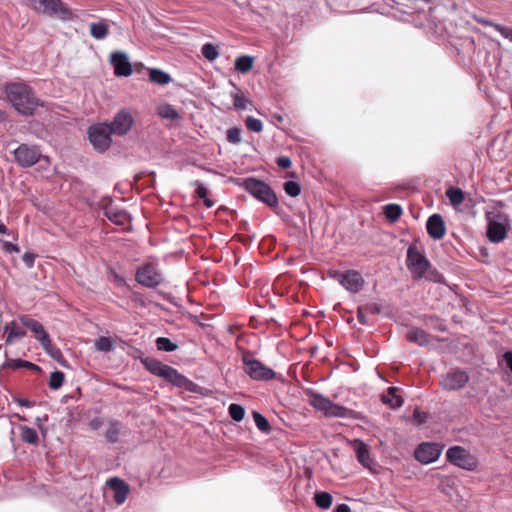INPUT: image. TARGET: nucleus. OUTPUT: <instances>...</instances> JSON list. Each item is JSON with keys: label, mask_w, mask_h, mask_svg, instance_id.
I'll return each instance as SVG.
<instances>
[{"label": "nucleus", "mask_w": 512, "mask_h": 512, "mask_svg": "<svg viewBox=\"0 0 512 512\" xmlns=\"http://www.w3.org/2000/svg\"><path fill=\"white\" fill-rule=\"evenodd\" d=\"M6 97L15 110L22 115H32L40 105L31 88L20 82L8 83L5 86Z\"/></svg>", "instance_id": "nucleus-1"}, {"label": "nucleus", "mask_w": 512, "mask_h": 512, "mask_svg": "<svg viewBox=\"0 0 512 512\" xmlns=\"http://www.w3.org/2000/svg\"><path fill=\"white\" fill-rule=\"evenodd\" d=\"M487 238L492 243H500L506 237L510 229L509 216L503 211V204L497 202L490 206L486 213Z\"/></svg>", "instance_id": "nucleus-2"}, {"label": "nucleus", "mask_w": 512, "mask_h": 512, "mask_svg": "<svg viewBox=\"0 0 512 512\" xmlns=\"http://www.w3.org/2000/svg\"><path fill=\"white\" fill-rule=\"evenodd\" d=\"M310 404L318 411L322 412L326 417L349 418L353 411L333 403L328 398L319 393H312L310 396Z\"/></svg>", "instance_id": "nucleus-3"}, {"label": "nucleus", "mask_w": 512, "mask_h": 512, "mask_svg": "<svg viewBox=\"0 0 512 512\" xmlns=\"http://www.w3.org/2000/svg\"><path fill=\"white\" fill-rule=\"evenodd\" d=\"M446 459L450 464L466 471H475L478 467L477 457L462 446L449 447Z\"/></svg>", "instance_id": "nucleus-4"}, {"label": "nucleus", "mask_w": 512, "mask_h": 512, "mask_svg": "<svg viewBox=\"0 0 512 512\" xmlns=\"http://www.w3.org/2000/svg\"><path fill=\"white\" fill-rule=\"evenodd\" d=\"M244 186L252 196L267 204L269 207H276L278 205L276 194L265 182L255 178H248L245 180Z\"/></svg>", "instance_id": "nucleus-5"}, {"label": "nucleus", "mask_w": 512, "mask_h": 512, "mask_svg": "<svg viewBox=\"0 0 512 512\" xmlns=\"http://www.w3.org/2000/svg\"><path fill=\"white\" fill-rule=\"evenodd\" d=\"M328 275L351 293H358L365 284L364 278L355 270H348L346 272L331 270Z\"/></svg>", "instance_id": "nucleus-6"}, {"label": "nucleus", "mask_w": 512, "mask_h": 512, "mask_svg": "<svg viewBox=\"0 0 512 512\" xmlns=\"http://www.w3.org/2000/svg\"><path fill=\"white\" fill-rule=\"evenodd\" d=\"M88 135L92 146L98 152H105L111 145L112 132L106 122L92 125Z\"/></svg>", "instance_id": "nucleus-7"}, {"label": "nucleus", "mask_w": 512, "mask_h": 512, "mask_svg": "<svg viewBox=\"0 0 512 512\" xmlns=\"http://www.w3.org/2000/svg\"><path fill=\"white\" fill-rule=\"evenodd\" d=\"M136 281L147 288H155L162 284L163 275L157 265L146 263L140 266L136 271Z\"/></svg>", "instance_id": "nucleus-8"}, {"label": "nucleus", "mask_w": 512, "mask_h": 512, "mask_svg": "<svg viewBox=\"0 0 512 512\" xmlns=\"http://www.w3.org/2000/svg\"><path fill=\"white\" fill-rule=\"evenodd\" d=\"M243 363L245 365V373L253 380L268 381L276 377V373L259 360L245 355Z\"/></svg>", "instance_id": "nucleus-9"}, {"label": "nucleus", "mask_w": 512, "mask_h": 512, "mask_svg": "<svg viewBox=\"0 0 512 512\" xmlns=\"http://www.w3.org/2000/svg\"><path fill=\"white\" fill-rule=\"evenodd\" d=\"M406 264L413 277L417 279L422 278L430 266L427 258L415 246L408 248Z\"/></svg>", "instance_id": "nucleus-10"}, {"label": "nucleus", "mask_w": 512, "mask_h": 512, "mask_svg": "<svg viewBox=\"0 0 512 512\" xmlns=\"http://www.w3.org/2000/svg\"><path fill=\"white\" fill-rule=\"evenodd\" d=\"M133 124L134 118L132 114L128 110L122 109L116 113L113 120L108 123V127L113 135L124 136L131 130Z\"/></svg>", "instance_id": "nucleus-11"}, {"label": "nucleus", "mask_w": 512, "mask_h": 512, "mask_svg": "<svg viewBox=\"0 0 512 512\" xmlns=\"http://www.w3.org/2000/svg\"><path fill=\"white\" fill-rule=\"evenodd\" d=\"M469 380L467 372L461 369H451L441 379L440 384L444 390L455 391L466 385Z\"/></svg>", "instance_id": "nucleus-12"}, {"label": "nucleus", "mask_w": 512, "mask_h": 512, "mask_svg": "<svg viewBox=\"0 0 512 512\" xmlns=\"http://www.w3.org/2000/svg\"><path fill=\"white\" fill-rule=\"evenodd\" d=\"M14 157L16 162L21 167L26 168L33 166L39 161L41 152L35 146L21 144L17 149L14 150Z\"/></svg>", "instance_id": "nucleus-13"}, {"label": "nucleus", "mask_w": 512, "mask_h": 512, "mask_svg": "<svg viewBox=\"0 0 512 512\" xmlns=\"http://www.w3.org/2000/svg\"><path fill=\"white\" fill-rule=\"evenodd\" d=\"M443 446L438 443H422L415 450V458L422 464L435 462L441 455Z\"/></svg>", "instance_id": "nucleus-14"}, {"label": "nucleus", "mask_w": 512, "mask_h": 512, "mask_svg": "<svg viewBox=\"0 0 512 512\" xmlns=\"http://www.w3.org/2000/svg\"><path fill=\"white\" fill-rule=\"evenodd\" d=\"M19 321L22 326L30 330L35 339L39 341L41 345L43 343L48 344V339L50 338L49 334L45 331L43 325L39 321L27 315L20 316Z\"/></svg>", "instance_id": "nucleus-15"}, {"label": "nucleus", "mask_w": 512, "mask_h": 512, "mask_svg": "<svg viewBox=\"0 0 512 512\" xmlns=\"http://www.w3.org/2000/svg\"><path fill=\"white\" fill-rule=\"evenodd\" d=\"M110 62L114 67L115 75L128 77L132 74V67L128 55L124 52H113L110 55Z\"/></svg>", "instance_id": "nucleus-16"}, {"label": "nucleus", "mask_w": 512, "mask_h": 512, "mask_svg": "<svg viewBox=\"0 0 512 512\" xmlns=\"http://www.w3.org/2000/svg\"><path fill=\"white\" fill-rule=\"evenodd\" d=\"M427 232L435 240L442 239L446 229L442 217L439 214L431 215L426 223Z\"/></svg>", "instance_id": "nucleus-17"}, {"label": "nucleus", "mask_w": 512, "mask_h": 512, "mask_svg": "<svg viewBox=\"0 0 512 512\" xmlns=\"http://www.w3.org/2000/svg\"><path fill=\"white\" fill-rule=\"evenodd\" d=\"M107 485L114 490V500L117 504H123L128 496L129 487L128 485L121 479L115 477L111 478L107 481Z\"/></svg>", "instance_id": "nucleus-18"}, {"label": "nucleus", "mask_w": 512, "mask_h": 512, "mask_svg": "<svg viewBox=\"0 0 512 512\" xmlns=\"http://www.w3.org/2000/svg\"><path fill=\"white\" fill-rule=\"evenodd\" d=\"M35 10L47 15L58 14L61 10V0H32Z\"/></svg>", "instance_id": "nucleus-19"}, {"label": "nucleus", "mask_w": 512, "mask_h": 512, "mask_svg": "<svg viewBox=\"0 0 512 512\" xmlns=\"http://www.w3.org/2000/svg\"><path fill=\"white\" fill-rule=\"evenodd\" d=\"M3 331L5 334H7V338L5 341L7 345H11L15 341L26 336V332L19 326L18 322L15 320L7 323L4 326Z\"/></svg>", "instance_id": "nucleus-20"}, {"label": "nucleus", "mask_w": 512, "mask_h": 512, "mask_svg": "<svg viewBox=\"0 0 512 512\" xmlns=\"http://www.w3.org/2000/svg\"><path fill=\"white\" fill-rule=\"evenodd\" d=\"M160 377L177 387H185L188 382L185 376L169 365H166Z\"/></svg>", "instance_id": "nucleus-21"}, {"label": "nucleus", "mask_w": 512, "mask_h": 512, "mask_svg": "<svg viewBox=\"0 0 512 512\" xmlns=\"http://www.w3.org/2000/svg\"><path fill=\"white\" fill-rule=\"evenodd\" d=\"M234 87V91L231 92V98L233 100V106L236 110H251L253 103L246 98L244 93L235 84L231 83Z\"/></svg>", "instance_id": "nucleus-22"}, {"label": "nucleus", "mask_w": 512, "mask_h": 512, "mask_svg": "<svg viewBox=\"0 0 512 512\" xmlns=\"http://www.w3.org/2000/svg\"><path fill=\"white\" fill-rule=\"evenodd\" d=\"M106 217L117 225H126L130 221V215L122 210L114 207L107 208L105 211Z\"/></svg>", "instance_id": "nucleus-23"}, {"label": "nucleus", "mask_w": 512, "mask_h": 512, "mask_svg": "<svg viewBox=\"0 0 512 512\" xmlns=\"http://www.w3.org/2000/svg\"><path fill=\"white\" fill-rule=\"evenodd\" d=\"M356 456L357 460L366 468L371 469L374 462L370 457V452L366 444L360 440H356Z\"/></svg>", "instance_id": "nucleus-24"}, {"label": "nucleus", "mask_w": 512, "mask_h": 512, "mask_svg": "<svg viewBox=\"0 0 512 512\" xmlns=\"http://www.w3.org/2000/svg\"><path fill=\"white\" fill-rule=\"evenodd\" d=\"M383 403L389 405L391 408H399L403 403V399L398 394L397 387H389L387 392L381 397Z\"/></svg>", "instance_id": "nucleus-25"}, {"label": "nucleus", "mask_w": 512, "mask_h": 512, "mask_svg": "<svg viewBox=\"0 0 512 512\" xmlns=\"http://www.w3.org/2000/svg\"><path fill=\"white\" fill-rule=\"evenodd\" d=\"M406 338L408 341L414 342L420 346L427 345L429 343L427 333L419 328L410 329L406 334Z\"/></svg>", "instance_id": "nucleus-26"}, {"label": "nucleus", "mask_w": 512, "mask_h": 512, "mask_svg": "<svg viewBox=\"0 0 512 512\" xmlns=\"http://www.w3.org/2000/svg\"><path fill=\"white\" fill-rule=\"evenodd\" d=\"M149 79L151 82L159 85H166L172 81V78L168 73L157 68L149 69Z\"/></svg>", "instance_id": "nucleus-27"}, {"label": "nucleus", "mask_w": 512, "mask_h": 512, "mask_svg": "<svg viewBox=\"0 0 512 512\" xmlns=\"http://www.w3.org/2000/svg\"><path fill=\"white\" fill-rule=\"evenodd\" d=\"M145 368L152 373L155 376L160 377L164 368L166 367V364L160 362L157 359L147 357L142 361Z\"/></svg>", "instance_id": "nucleus-28"}, {"label": "nucleus", "mask_w": 512, "mask_h": 512, "mask_svg": "<svg viewBox=\"0 0 512 512\" xmlns=\"http://www.w3.org/2000/svg\"><path fill=\"white\" fill-rule=\"evenodd\" d=\"M157 112L160 117L168 120H178L181 118L180 114L176 111V109L168 104L164 103L158 106Z\"/></svg>", "instance_id": "nucleus-29"}, {"label": "nucleus", "mask_w": 512, "mask_h": 512, "mask_svg": "<svg viewBox=\"0 0 512 512\" xmlns=\"http://www.w3.org/2000/svg\"><path fill=\"white\" fill-rule=\"evenodd\" d=\"M253 63V57L247 55L240 56L235 60V70L245 74L252 69Z\"/></svg>", "instance_id": "nucleus-30"}, {"label": "nucleus", "mask_w": 512, "mask_h": 512, "mask_svg": "<svg viewBox=\"0 0 512 512\" xmlns=\"http://www.w3.org/2000/svg\"><path fill=\"white\" fill-rule=\"evenodd\" d=\"M446 196L454 207H458L464 202L465 195L460 188L450 187L446 190Z\"/></svg>", "instance_id": "nucleus-31"}, {"label": "nucleus", "mask_w": 512, "mask_h": 512, "mask_svg": "<svg viewBox=\"0 0 512 512\" xmlns=\"http://www.w3.org/2000/svg\"><path fill=\"white\" fill-rule=\"evenodd\" d=\"M314 500L321 509H329L332 505V496L328 492H316Z\"/></svg>", "instance_id": "nucleus-32"}, {"label": "nucleus", "mask_w": 512, "mask_h": 512, "mask_svg": "<svg viewBox=\"0 0 512 512\" xmlns=\"http://www.w3.org/2000/svg\"><path fill=\"white\" fill-rule=\"evenodd\" d=\"M90 33L95 39L101 40L106 37L108 27L103 22L92 23L90 25Z\"/></svg>", "instance_id": "nucleus-33"}, {"label": "nucleus", "mask_w": 512, "mask_h": 512, "mask_svg": "<svg viewBox=\"0 0 512 512\" xmlns=\"http://www.w3.org/2000/svg\"><path fill=\"white\" fill-rule=\"evenodd\" d=\"M384 213L387 219L394 222L402 215V208L398 204H387L384 207Z\"/></svg>", "instance_id": "nucleus-34"}, {"label": "nucleus", "mask_w": 512, "mask_h": 512, "mask_svg": "<svg viewBox=\"0 0 512 512\" xmlns=\"http://www.w3.org/2000/svg\"><path fill=\"white\" fill-rule=\"evenodd\" d=\"M21 432V438L24 442L29 444H37L38 442V435L37 432L30 427L23 426L20 429Z\"/></svg>", "instance_id": "nucleus-35"}, {"label": "nucleus", "mask_w": 512, "mask_h": 512, "mask_svg": "<svg viewBox=\"0 0 512 512\" xmlns=\"http://www.w3.org/2000/svg\"><path fill=\"white\" fill-rule=\"evenodd\" d=\"M156 346L158 350L165 352H173L177 349V345L174 344L169 338L158 337L156 339Z\"/></svg>", "instance_id": "nucleus-36"}, {"label": "nucleus", "mask_w": 512, "mask_h": 512, "mask_svg": "<svg viewBox=\"0 0 512 512\" xmlns=\"http://www.w3.org/2000/svg\"><path fill=\"white\" fill-rule=\"evenodd\" d=\"M94 347L97 351L106 353L113 349V344L110 338L102 336L95 341Z\"/></svg>", "instance_id": "nucleus-37"}, {"label": "nucleus", "mask_w": 512, "mask_h": 512, "mask_svg": "<svg viewBox=\"0 0 512 512\" xmlns=\"http://www.w3.org/2000/svg\"><path fill=\"white\" fill-rule=\"evenodd\" d=\"M41 346L45 350V352L49 354L53 359L57 360L58 362H61V360H63V355L61 351L52 344L50 338L48 339V344L43 343Z\"/></svg>", "instance_id": "nucleus-38"}, {"label": "nucleus", "mask_w": 512, "mask_h": 512, "mask_svg": "<svg viewBox=\"0 0 512 512\" xmlns=\"http://www.w3.org/2000/svg\"><path fill=\"white\" fill-rule=\"evenodd\" d=\"M228 412L230 417L237 422L243 420L245 416L244 408L241 405L235 403L229 405Z\"/></svg>", "instance_id": "nucleus-39"}, {"label": "nucleus", "mask_w": 512, "mask_h": 512, "mask_svg": "<svg viewBox=\"0 0 512 512\" xmlns=\"http://www.w3.org/2000/svg\"><path fill=\"white\" fill-rule=\"evenodd\" d=\"M120 429L117 422H111L106 430L105 437L110 443H116L118 441Z\"/></svg>", "instance_id": "nucleus-40"}, {"label": "nucleus", "mask_w": 512, "mask_h": 512, "mask_svg": "<svg viewBox=\"0 0 512 512\" xmlns=\"http://www.w3.org/2000/svg\"><path fill=\"white\" fill-rule=\"evenodd\" d=\"M64 382V373L61 371H54L50 374L49 387L52 390L59 389Z\"/></svg>", "instance_id": "nucleus-41"}, {"label": "nucleus", "mask_w": 512, "mask_h": 512, "mask_svg": "<svg viewBox=\"0 0 512 512\" xmlns=\"http://www.w3.org/2000/svg\"><path fill=\"white\" fill-rule=\"evenodd\" d=\"M201 53L209 61H214L219 56L217 48L211 43L204 44Z\"/></svg>", "instance_id": "nucleus-42"}, {"label": "nucleus", "mask_w": 512, "mask_h": 512, "mask_svg": "<svg viewBox=\"0 0 512 512\" xmlns=\"http://www.w3.org/2000/svg\"><path fill=\"white\" fill-rule=\"evenodd\" d=\"M253 419L257 428L262 432H268L270 430V425L267 419L260 414L259 412H253Z\"/></svg>", "instance_id": "nucleus-43"}, {"label": "nucleus", "mask_w": 512, "mask_h": 512, "mask_svg": "<svg viewBox=\"0 0 512 512\" xmlns=\"http://www.w3.org/2000/svg\"><path fill=\"white\" fill-rule=\"evenodd\" d=\"M246 126H247L248 130H250L252 132H256V133L261 132L263 129L262 121L257 118H254L252 116L247 117Z\"/></svg>", "instance_id": "nucleus-44"}, {"label": "nucleus", "mask_w": 512, "mask_h": 512, "mask_svg": "<svg viewBox=\"0 0 512 512\" xmlns=\"http://www.w3.org/2000/svg\"><path fill=\"white\" fill-rule=\"evenodd\" d=\"M284 190L287 193V195L291 197H296L300 194L301 187L295 181H287L284 183Z\"/></svg>", "instance_id": "nucleus-45"}, {"label": "nucleus", "mask_w": 512, "mask_h": 512, "mask_svg": "<svg viewBox=\"0 0 512 512\" xmlns=\"http://www.w3.org/2000/svg\"><path fill=\"white\" fill-rule=\"evenodd\" d=\"M227 140L230 143L237 144L241 142V130L237 127L227 130Z\"/></svg>", "instance_id": "nucleus-46"}, {"label": "nucleus", "mask_w": 512, "mask_h": 512, "mask_svg": "<svg viewBox=\"0 0 512 512\" xmlns=\"http://www.w3.org/2000/svg\"><path fill=\"white\" fill-rule=\"evenodd\" d=\"M473 20L476 21L477 23L481 24V25H484V26H490V27H493L495 30H496V26H501L500 24L498 23H494L484 17H481V16H478V15H473L472 16Z\"/></svg>", "instance_id": "nucleus-47"}, {"label": "nucleus", "mask_w": 512, "mask_h": 512, "mask_svg": "<svg viewBox=\"0 0 512 512\" xmlns=\"http://www.w3.org/2000/svg\"><path fill=\"white\" fill-rule=\"evenodd\" d=\"M276 163L282 169H288L292 165L291 159L288 156H279L276 159Z\"/></svg>", "instance_id": "nucleus-48"}, {"label": "nucleus", "mask_w": 512, "mask_h": 512, "mask_svg": "<svg viewBox=\"0 0 512 512\" xmlns=\"http://www.w3.org/2000/svg\"><path fill=\"white\" fill-rule=\"evenodd\" d=\"M501 364L505 365L512 373V351L503 354Z\"/></svg>", "instance_id": "nucleus-49"}, {"label": "nucleus", "mask_w": 512, "mask_h": 512, "mask_svg": "<svg viewBox=\"0 0 512 512\" xmlns=\"http://www.w3.org/2000/svg\"><path fill=\"white\" fill-rule=\"evenodd\" d=\"M496 31H498L504 38L512 41V28L508 29L504 26H496Z\"/></svg>", "instance_id": "nucleus-50"}, {"label": "nucleus", "mask_w": 512, "mask_h": 512, "mask_svg": "<svg viewBox=\"0 0 512 512\" xmlns=\"http://www.w3.org/2000/svg\"><path fill=\"white\" fill-rule=\"evenodd\" d=\"M10 366L14 367V368H19V367H36V365L30 363V362H27V361H22V360H11V364H9Z\"/></svg>", "instance_id": "nucleus-51"}, {"label": "nucleus", "mask_w": 512, "mask_h": 512, "mask_svg": "<svg viewBox=\"0 0 512 512\" xmlns=\"http://www.w3.org/2000/svg\"><path fill=\"white\" fill-rule=\"evenodd\" d=\"M196 194L199 198H206L208 194L207 188L202 183H198L196 188Z\"/></svg>", "instance_id": "nucleus-52"}, {"label": "nucleus", "mask_w": 512, "mask_h": 512, "mask_svg": "<svg viewBox=\"0 0 512 512\" xmlns=\"http://www.w3.org/2000/svg\"><path fill=\"white\" fill-rule=\"evenodd\" d=\"M23 262L31 268L34 265L35 257L32 253H25L22 257Z\"/></svg>", "instance_id": "nucleus-53"}, {"label": "nucleus", "mask_w": 512, "mask_h": 512, "mask_svg": "<svg viewBox=\"0 0 512 512\" xmlns=\"http://www.w3.org/2000/svg\"><path fill=\"white\" fill-rule=\"evenodd\" d=\"M3 245H4L5 251H8V252H19L18 246L13 244V243H11V242L5 241L3 243Z\"/></svg>", "instance_id": "nucleus-54"}, {"label": "nucleus", "mask_w": 512, "mask_h": 512, "mask_svg": "<svg viewBox=\"0 0 512 512\" xmlns=\"http://www.w3.org/2000/svg\"><path fill=\"white\" fill-rule=\"evenodd\" d=\"M335 512H351V510L348 505L340 504L336 507Z\"/></svg>", "instance_id": "nucleus-55"}, {"label": "nucleus", "mask_w": 512, "mask_h": 512, "mask_svg": "<svg viewBox=\"0 0 512 512\" xmlns=\"http://www.w3.org/2000/svg\"><path fill=\"white\" fill-rule=\"evenodd\" d=\"M413 417L418 424H421L424 420L422 414L418 410L414 411Z\"/></svg>", "instance_id": "nucleus-56"}, {"label": "nucleus", "mask_w": 512, "mask_h": 512, "mask_svg": "<svg viewBox=\"0 0 512 512\" xmlns=\"http://www.w3.org/2000/svg\"><path fill=\"white\" fill-rule=\"evenodd\" d=\"M89 425L92 429L96 430L101 426V421L99 419H93L90 421Z\"/></svg>", "instance_id": "nucleus-57"}, {"label": "nucleus", "mask_w": 512, "mask_h": 512, "mask_svg": "<svg viewBox=\"0 0 512 512\" xmlns=\"http://www.w3.org/2000/svg\"><path fill=\"white\" fill-rule=\"evenodd\" d=\"M17 402H18V403H19V405H21V406H25V407H30V406H31L30 401L25 400V399H17Z\"/></svg>", "instance_id": "nucleus-58"}, {"label": "nucleus", "mask_w": 512, "mask_h": 512, "mask_svg": "<svg viewBox=\"0 0 512 512\" xmlns=\"http://www.w3.org/2000/svg\"><path fill=\"white\" fill-rule=\"evenodd\" d=\"M0 234L9 235L7 227L2 222H0Z\"/></svg>", "instance_id": "nucleus-59"}, {"label": "nucleus", "mask_w": 512, "mask_h": 512, "mask_svg": "<svg viewBox=\"0 0 512 512\" xmlns=\"http://www.w3.org/2000/svg\"><path fill=\"white\" fill-rule=\"evenodd\" d=\"M204 203L205 205L208 207V208H211L213 205H214V202L212 200H210L209 198H204Z\"/></svg>", "instance_id": "nucleus-60"}, {"label": "nucleus", "mask_w": 512, "mask_h": 512, "mask_svg": "<svg viewBox=\"0 0 512 512\" xmlns=\"http://www.w3.org/2000/svg\"><path fill=\"white\" fill-rule=\"evenodd\" d=\"M358 318H359V321L364 323V316H362V314H358Z\"/></svg>", "instance_id": "nucleus-61"}, {"label": "nucleus", "mask_w": 512, "mask_h": 512, "mask_svg": "<svg viewBox=\"0 0 512 512\" xmlns=\"http://www.w3.org/2000/svg\"><path fill=\"white\" fill-rule=\"evenodd\" d=\"M4 119V113L0 111V120Z\"/></svg>", "instance_id": "nucleus-62"}]
</instances>
